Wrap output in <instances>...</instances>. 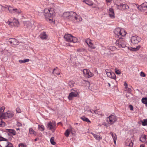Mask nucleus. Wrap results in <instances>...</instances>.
<instances>
[{
    "label": "nucleus",
    "instance_id": "obj_14",
    "mask_svg": "<svg viewBox=\"0 0 147 147\" xmlns=\"http://www.w3.org/2000/svg\"><path fill=\"white\" fill-rule=\"evenodd\" d=\"M133 144L131 140L129 139L127 140L125 142L126 147H132Z\"/></svg>",
    "mask_w": 147,
    "mask_h": 147
},
{
    "label": "nucleus",
    "instance_id": "obj_37",
    "mask_svg": "<svg viewBox=\"0 0 147 147\" xmlns=\"http://www.w3.org/2000/svg\"><path fill=\"white\" fill-rule=\"evenodd\" d=\"M93 76V74L90 71H89V72L88 74V75L87 76V78H89L90 77H91Z\"/></svg>",
    "mask_w": 147,
    "mask_h": 147
},
{
    "label": "nucleus",
    "instance_id": "obj_6",
    "mask_svg": "<svg viewBox=\"0 0 147 147\" xmlns=\"http://www.w3.org/2000/svg\"><path fill=\"white\" fill-rule=\"evenodd\" d=\"M141 38L137 36H132L130 40L131 44L133 45L137 44L140 42Z\"/></svg>",
    "mask_w": 147,
    "mask_h": 147
},
{
    "label": "nucleus",
    "instance_id": "obj_27",
    "mask_svg": "<svg viewBox=\"0 0 147 147\" xmlns=\"http://www.w3.org/2000/svg\"><path fill=\"white\" fill-rule=\"evenodd\" d=\"M81 119L84 121H86L88 123H90V121L87 118L84 116H82L81 117Z\"/></svg>",
    "mask_w": 147,
    "mask_h": 147
},
{
    "label": "nucleus",
    "instance_id": "obj_7",
    "mask_svg": "<svg viewBox=\"0 0 147 147\" xmlns=\"http://www.w3.org/2000/svg\"><path fill=\"white\" fill-rule=\"evenodd\" d=\"M116 43V46L120 48L126 47V42L122 38L119 39L118 40H117Z\"/></svg>",
    "mask_w": 147,
    "mask_h": 147
},
{
    "label": "nucleus",
    "instance_id": "obj_15",
    "mask_svg": "<svg viewBox=\"0 0 147 147\" xmlns=\"http://www.w3.org/2000/svg\"><path fill=\"white\" fill-rule=\"evenodd\" d=\"M107 75L109 77L113 79H115L116 78V76L115 74L112 72H108L106 71Z\"/></svg>",
    "mask_w": 147,
    "mask_h": 147
},
{
    "label": "nucleus",
    "instance_id": "obj_21",
    "mask_svg": "<svg viewBox=\"0 0 147 147\" xmlns=\"http://www.w3.org/2000/svg\"><path fill=\"white\" fill-rule=\"evenodd\" d=\"M110 134L112 136L113 140L114 143L115 144L117 139V137L116 134L115 133H113L112 132H110Z\"/></svg>",
    "mask_w": 147,
    "mask_h": 147
},
{
    "label": "nucleus",
    "instance_id": "obj_16",
    "mask_svg": "<svg viewBox=\"0 0 147 147\" xmlns=\"http://www.w3.org/2000/svg\"><path fill=\"white\" fill-rule=\"evenodd\" d=\"M140 140L142 142L147 144V138L146 135H142L140 138Z\"/></svg>",
    "mask_w": 147,
    "mask_h": 147
},
{
    "label": "nucleus",
    "instance_id": "obj_43",
    "mask_svg": "<svg viewBox=\"0 0 147 147\" xmlns=\"http://www.w3.org/2000/svg\"><path fill=\"white\" fill-rule=\"evenodd\" d=\"M19 147H26V146L24 144L21 143L19 145Z\"/></svg>",
    "mask_w": 147,
    "mask_h": 147
},
{
    "label": "nucleus",
    "instance_id": "obj_52",
    "mask_svg": "<svg viewBox=\"0 0 147 147\" xmlns=\"http://www.w3.org/2000/svg\"><path fill=\"white\" fill-rule=\"evenodd\" d=\"M17 125L19 127L22 126V124L21 123L18 121L17 122Z\"/></svg>",
    "mask_w": 147,
    "mask_h": 147
},
{
    "label": "nucleus",
    "instance_id": "obj_54",
    "mask_svg": "<svg viewBox=\"0 0 147 147\" xmlns=\"http://www.w3.org/2000/svg\"><path fill=\"white\" fill-rule=\"evenodd\" d=\"M90 111L92 113L96 114V110H95V111L92 110V111L90 110Z\"/></svg>",
    "mask_w": 147,
    "mask_h": 147
},
{
    "label": "nucleus",
    "instance_id": "obj_28",
    "mask_svg": "<svg viewBox=\"0 0 147 147\" xmlns=\"http://www.w3.org/2000/svg\"><path fill=\"white\" fill-rule=\"evenodd\" d=\"M29 59H25L23 60H20L19 61V62L20 63H25L26 62H28L29 61Z\"/></svg>",
    "mask_w": 147,
    "mask_h": 147
},
{
    "label": "nucleus",
    "instance_id": "obj_61",
    "mask_svg": "<svg viewBox=\"0 0 147 147\" xmlns=\"http://www.w3.org/2000/svg\"><path fill=\"white\" fill-rule=\"evenodd\" d=\"M108 86H109V87H110L111 86V84H110L109 83H108Z\"/></svg>",
    "mask_w": 147,
    "mask_h": 147
},
{
    "label": "nucleus",
    "instance_id": "obj_17",
    "mask_svg": "<svg viewBox=\"0 0 147 147\" xmlns=\"http://www.w3.org/2000/svg\"><path fill=\"white\" fill-rule=\"evenodd\" d=\"M40 38L42 39H46L47 38V36L46 33L43 32L41 33L39 35Z\"/></svg>",
    "mask_w": 147,
    "mask_h": 147
},
{
    "label": "nucleus",
    "instance_id": "obj_3",
    "mask_svg": "<svg viewBox=\"0 0 147 147\" xmlns=\"http://www.w3.org/2000/svg\"><path fill=\"white\" fill-rule=\"evenodd\" d=\"M76 13L72 11L64 12L63 14V18L73 21Z\"/></svg>",
    "mask_w": 147,
    "mask_h": 147
},
{
    "label": "nucleus",
    "instance_id": "obj_48",
    "mask_svg": "<svg viewBox=\"0 0 147 147\" xmlns=\"http://www.w3.org/2000/svg\"><path fill=\"white\" fill-rule=\"evenodd\" d=\"M115 69V72L117 74L119 75L121 74V72L119 70H117L116 69Z\"/></svg>",
    "mask_w": 147,
    "mask_h": 147
},
{
    "label": "nucleus",
    "instance_id": "obj_60",
    "mask_svg": "<svg viewBox=\"0 0 147 147\" xmlns=\"http://www.w3.org/2000/svg\"><path fill=\"white\" fill-rule=\"evenodd\" d=\"M140 147H144V145L142 144L141 145Z\"/></svg>",
    "mask_w": 147,
    "mask_h": 147
},
{
    "label": "nucleus",
    "instance_id": "obj_18",
    "mask_svg": "<svg viewBox=\"0 0 147 147\" xmlns=\"http://www.w3.org/2000/svg\"><path fill=\"white\" fill-rule=\"evenodd\" d=\"M140 46L138 45L136 47L132 48L130 47H127V49L132 51H136L138 50L140 48Z\"/></svg>",
    "mask_w": 147,
    "mask_h": 147
},
{
    "label": "nucleus",
    "instance_id": "obj_44",
    "mask_svg": "<svg viewBox=\"0 0 147 147\" xmlns=\"http://www.w3.org/2000/svg\"><path fill=\"white\" fill-rule=\"evenodd\" d=\"M88 70L87 69H84L83 71V72L84 74V76L85 75L87 71H88Z\"/></svg>",
    "mask_w": 147,
    "mask_h": 147
},
{
    "label": "nucleus",
    "instance_id": "obj_32",
    "mask_svg": "<svg viewBox=\"0 0 147 147\" xmlns=\"http://www.w3.org/2000/svg\"><path fill=\"white\" fill-rule=\"evenodd\" d=\"M5 125V123L0 119V127H4Z\"/></svg>",
    "mask_w": 147,
    "mask_h": 147
},
{
    "label": "nucleus",
    "instance_id": "obj_62",
    "mask_svg": "<svg viewBox=\"0 0 147 147\" xmlns=\"http://www.w3.org/2000/svg\"><path fill=\"white\" fill-rule=\"evenodd\" d=\"M38 140V138H36L34 140V141H37Z\"/></svg>",
    "mask_w": 147,
    "mask_h": 147
},
{
    "label": "nucleus",
    "instance_id": "obj_29",
    "mask_svg": "<svg viewBox=\"0 0 147 147\" xmlns=\"http://www.w3.org/2000/svg\"><path fill=\"white\" fill-rule=\"evenodd\" d=\"M38 129L41 131H43L44 130V126L42 125H38Z\"/></svg>",
    "mask_w": 147,
    "mask_h": 147
},
{
    "label": "nucleus",
    "instance_id": "obj_12",
    "mask_svg": "<svg viewBox=\"0 0 147 147\" xmlns=\"http://www.w3.org/2000/svg\"><path fill=\"white\" fill-rule=\"evenodd\" d=\"M82 19L81 16L77 15L76 13L73 21L75 22H79L82 21Z\"/></svg>",
    "mask_w": 147,
    "mask_h": 147
},
{
    "label": "nucleus",
    "instance_id": "obj_22",
    "mask_svg": "<svg viewBox=\"0 0 147 147\" xmlns=\"http://www.w3.org/2000/svg\"><path fill=\"white\" fill-rule=\"evenodd\" d=\"M109 15L110 17L114 18V13L113 9L112 8L109 9Z\"/></svg>",
    "mask_w": 147,
    "mask_h": 147
},
{
    "label": "nucleus",
    "instance_id": "obj_1",
    "mask_svg": "<svg viewBox=\"0 0 147 147\" xmlns=\"http://www.w3.org/2000/svg\"><path fill=\"white\" fill-rule=\"evenodd\" d=\"M45 16L46 20L50 23L53 22L52 17L54 16V11L52 9H45L44 10Z\"/></svg>",
    "mask_w": 147,
    "mask_h": 147
},
{
    "label": "nucleus",
    "instance_id": "obj_56",
    "mask_svg": "<svg viewBox=\"0 0 147 147\" xmlns=\"http://www.w3.org/2000/svg\"><path fill=\"white\" fill-rule=\"evenodd\" d=\"M129 107L131 110H133V107L132 105H130Z\"/></svg>",
    "mask_w": 147,
    "mask_h": 147
},
{
    "label": "nucleus",
    "instance_id": "obj_42",
    "mask_svg": "<svg viewBox=\"0 0 147 147\" xmlns=\"http://www.w3.org/2000/svg\"><path fill=\"white\" fill-rule=\"evenodd\" d=\"M84 51V49L82 48H81L79 49H77V51L79 52H81L83 51Z\"/></svg>",
    "mask_w": 147,
    "mask_h": 147
},
{
    "label": "nucleus",
    "instance_id": "obj_24",
    "mask_svg": "<svg viewBox=\"0 0 147 147\" xmlns=\"http://www.w3.org/2000/svg\"><path fill=\"white\" fill-rule=\"evenodd\" d=\"M72 129L70 128L66 130L65 134L66 137L69 136L70 132L71 131Z\"/></svg>",
    "mask_w": 147,
    "mask_h": 147
},
{
    "label": "nucleus",
    "instance_id": "obj_49",
    "mask_svg": "<svg viewBox=\"0 0 147 147\" xmlns=\"http://www.w3.org/2000/svg\"><path fill=\"white\" fill-rule=\"evenodd\" d=\"M13 9H13L12 7H11L10 6H9L8 7V9L10 12H11L12 10L13 11Z\"/></svg>",
    "mask_w": 147,
    "mask_h": 147
},
{
    "label": "nucleus",
    "instance_id": "obj_35",
    "mask_svg": "<svg viewBox=\"0 0 147 147\" xmlns=\"http://www.w3.org/2000/svg\"><path fill=\"white\" fill-rule=\"evenodd\" d=\"M29 133L30 134H35V131L31 128L29 129Z\"/></svg>",
    "mask_w": 147,
    "mask_h": 147
},
{
    "label": "nucleus",
    "instance_id": "obj_2",
    "mask_svg": "<svg viewBox=\"0 0 147 147\" xmlns=\"http://www.w3.org/2000/svg\"><path fill=\"white\" fill-rule=\"evenodd\" d=\"M115 36L119 39H123V37L126 34V32L124 29L117 28L114 31Z\"/></svg>",
    "mask_w": 147,
    "mask_h": 147
},
{
    "label": "nucleus",
    "instance_id": "obj_45",
    "mask_svg": "<svg viewBox=\"0 0 147 147\" xmlns=\"http://www.w3.org/2000/svg\"><path fill=\"white\" fill-rule=\"evenodd\" d=\"M7 141V139L2 137L0 136V141Z\"/></svg>",
    "mask_w": 147,
    "mask_h": 147
},
{
    "label": "nucleus",
    "instance_id": "obj_19",
    "mask_svg": "<svg viewBox=\"0 0 147 147\" xmlns=\"http://www.w3.org/2000/svg\"><path fill=\"white\" fill-rule=\"evenodd\" d=\"M60 72L59 71V69L57 67H55L53 69L52 74L54 75H59L60 74Z\"/></svg>",
    "mask_w": 147,
    "mask_h": 147
},
{
    "label": "nucleus",
    "instance_id": "obj_53",
    "mask_svg": "<svg viewBox=\"0 0 147 147\" xmlns=\"http://www.w3.org/2000/svg\"><path fill=\"white\" fill-rule=\"evenodd\" d=\"M6 147H13V145L9 143L6 146Z\"/></svg>",
    "mask_w": 147,
    "mask_h": 147
},
{
    "label": "nucleus",
    "instance_id": "obj_46",
    "mask_svg": "<svg viewBox=\"0 0 147 147\" xmlns=\"http://www.w3.org/2000/svg\"><path fill=\"white\" fill-rule=\"evenodd\" d=\"M140 75L141 76L143 77H145L146 76V75L145 73L142 71L141 72Z\"/></svg>",
    "mask_w": 147,
    "mask_h": 147
},
{
    "label": "nucleus",
    "instance_id": "obj_59",
    "mask_svg": "<svg viewBox=\"0 0 147 147\" xmlns=\"http://www.w3.org/2000/svg\"><path fill=\"white\" fill-rule=\"evenodd\" d=\"M106 1L107 2H110L111 1V0H106Z\"/></svg>",
    "mask_w": 147,
    "mask_h": 147
},
{
    "label": "nucleus",
    "instance_id": "obj_57",
    "mask_svg": "<svg viewBox=\"0 0 147 147\" xmlns=\"http://www.w3.org/2000/svg\"><path fill=\"white\" fill-rule=\"evenodd\" d=\"M124 86H125V88H127V84L126 82H125L124 83Z\"/></svg>",
    "mask_w": 147,
    "mask_h": 147
},
{
    "label": "nucleus",
    "instance_id": "obj_20",
    "mask_svg": "<svg viewBox=\"0 0 147 147\" xmlns=\"http://www.w3.org/2000/svg\"><path fill=\"white\" fill-rule=\"evenodd\" d=\"M91 134H92L94 138L97 140L100 141L102 139V137L99 136L95 134L92 132Z\"/></svg>",
    "mask_w": 147,
    "mask_h": 147
},
{
    "label": "nucleus",
    "instance_id": "obj_58",
    "mask_svg": "<svg viewBox=\"0 0 147 147\" xmlns=\"http://www.w3.org/2000/svg\"><path fill=\"white\" fill-rule=\"evenodd\" d=\"M92 41H90V42H89V44L88 45V46H89V45H90L92 44Z\"/></svg>",
    "mask_w": 147,
    "mask_h": 147
},
{
    "label": "nucleus",
    "instance_id": "obj_64",
    "mask_svg": "<svg viewBox=\"0 0 147 147\" xmlns=\"http://www.w3.org/2000/svg\"><path fill=\"white\" fill-rule=\"evenodd\" d=\"M20 129L19 128H17L16 130H18Z\"/></svg>",
    "mask_w": 147,
    "mask_h": 147
},
{
    "label": "nucleus",
    "instance_id": "obj_30",
    "mask_svg": "<svg viewBox=\"0 0 147 147\" xmlns=\"http://www.w3.org/2000/svg\"><path fill=\"white\" fill-rule=\"evenodd\" d=\"M50 142L53 145H55L56 144L55 142L54 141V137H52L50 139Z\"/></svg>",
    "mask_w": 147,
    "mask_h": 147
},
{
    "label": "nucleus",
    "instance_id": "obj_38",
    "mask_svg": "<svg viewBox=\"0 0 147 147\" xmlns=\"http://www.w3.org/2000/svg\"><path fill=\"white\" fill-rule=\"evenodd\" d=\"M142 125L145 126L147 125V119H145L144 121L142 122Z\"/></svg>",
    "mask_w": 147,
    "mask_h": 147
},
{
    "label": "nucleus",
    "instance_id": "obj_50",
    "mask_svg": "<svg viewBox=\"0 0 147 147\" xmlns=\"http://www.w3.org/2000/svg\"><path fill=\"white\" fill-rule=\"evenodd\" d=\"M115 47H108V49H110L111 50H115Z\"/></svg>",
    "mask_w": 147,
    "mask_h": 147
},
{
    "label": "nucleus",
    "instance_id": "obj_41",
    "mask_svg": "<svg viewBox=\"0 0 147 147\" xmlns=\"http://www.w3.org/2000/svg\"><path fill=\"white\" fill-rule=\"evenodd\" d=\"M88 46L91 49H95L96 47L95 46L93 43H92V44L90 45H89V46Z\"/></svg>",
    "mask_w": 147,
    "mask_h": 147
},
{
    "label": "nucleus",
    "instance_id": "obj_55",
    "mask_svg": "<svg viewBox=\"0 0 147 147\" xmlns=\"http://www.w3.org/2000/svg\"><path fill=\"white\" fill-rule=\"evenodd\" d=\"M90 70L88 69V71H87L86 73V74H85V75L84 76L86 77V78H87V76H88V74L89 72V71Z\"/></svg>",
    "mask_w": 147,
    "mask_h": 147
},
{
    "label": "nucleus",
    "instance_id": "obj_11",
    "mask_svg": "<svg viewBox=\"0 0 147 147\" xmlns=\"http://www.w3.org/2000/svg\"><path fill=\"white\" fill-rule=\"evenodd\" d=\"M118 9L122 10H127L129 8V7L126 4L121 3L119 5H116Z\"/></svg>",
    "mask_w": 147,
    "mask_h": 147
},
{
    "label": "nucleus",
    "instance_id": "obj_25",
    "mask_svg": "<svg viewBox=\"0 0 147 147\" xmlns=\"http://www.w3.org/2000/svg\"><path fill=\"white\" fill-rule=\"evenodd\" d=\"M141 8L144 11H145L147 8V3L145 2L141 5Z\"/></svg>",
    "mask_w": 147,
    "mask_h": 147
},
{
    "label": "nucleus",
    "instance_id": "obj_40",
    "mask_svg": "<svg viewBox=\"0 0 147 147\" xmlns=\"http://www.w3.org/2000/svg\"><path fill=\"white\" fill-rule=\"evenodd\" d=\"M90 41H91V40L89 38H88L85 40V41L87 43V45L89 44V43L90 42Z\"/></svg>",
    "mask_w": 147,
    "mask_h": 147
},
{
    "label": "nucleus",
    "instance_id": "obj_39",
    "mask_svg": "<svg viewBox=\"0 0 147 147\" xmlns=\"http://www.w3.org/2000/svg\"><path fill=\"white\" fill-rule=\"evenodd\" d=\"M13 11L16 12L20 13H21V11L20 10L18 9H13Z\"/></svg>",
    "mask_w": 147,
    "mask_h": 147
},
{
    "label": "nucleus",
    "instance_id": "obj_63",
    "mask_svg": "<svg viewBox=\"0 0 147 147\" xmlns=\"http://www.w3.org/2000/svg\"><path fill=\"white\" fill-rule=\"evenodd\" d=\"M61 124V122H59V123H57V124H58V125H59V124Z\"/></svg>",
    "mask_w": 147,
    "mask_h": 147
},
{
    "label": "nucleus",
    "instance_id": "obj_31",
    "mask_svg": "<svg viewBox=\"0 0 147 147\" xmlns=\"http://www.w3.org/2000/svg\"><path fill=\"white\" fill-rule=\"evenodd\" d=\"M85 3L86 4L92 6L93 5V3L91 1H85Z\"/></svg>",
    "mask_w": 147,
    "mask_h": 147
},
{
    "label": "nucleus",
    "instance_id": "obj_9",
    "mask_svg": "<svg viewBox=\"0 0 147 147\" xmlns=\"http://www.w3.org/2000/svg\"><path fill=\"white\" fill-rule=\"evenodd\" d=\"M56 123L55 121L49 122L47 125V127L53 132H54L55 130Z\"/></svg>",
    "mask_w": 147,
    "mask_h": 147
},
{
    "label": "nucleus",
    "instance_id": "obj_4",
    "mask_svg": "<svg viewBox=\"0 0 147 147\" xmlns=\"http://www.w3.org/2000/svg\"><path fill=\"white\" fill-rule=\"evenodd\" d=\"M64 37L65 40L68 42L74 43L77 42L78 41V39L72 36L70 34H65L64 36Z\"/></svg>",
    "mask_w": 147,
    "mask_h": 147
},
{
    "label": "nucleus",
    "instance_id": "obj_23",
    "mask_svg": "<svg viewBox=\"0 0 147 147\" xmlns=\"http://www.w3.org/2000/svg\"><path fill=\"white\" fill-rule=\"evenodd\" d=\"M7 130L8 132L9 133H10L12 135H15L16 133L15 130L12 129H7Z\"/></svg>",
    "mask_w": 147,
    "mask_h": 147
},
{
    "label": "nucleus",
    "instance_id": "obj_47",
    "mask_svg": "<svg viewBox=\"0 0 147 147\" xmlns=\"http://www.w3.org/2000/svg\"><path fill=\"white\" fill-rule=\"evenodd\" d=\"M96 114H98V115H103L99 111H98L97 110H96Z\"/></svg>",
    "mask_w": 147,
    "mask_h": 147
},
{
    "label": "nucleus",
    "instance_id": "obj_26",
    "mask_svg": "<svg viewBox=\"0 0 147 147\" xmlns=\"http://www.w3.org/2000/svg\"><path fill=\"white\" fill-rule=\"evenodd\" d=\"M24 26L27 27H30L31 26V23L29 21L24 22Z\"/></svg>",
    "mask_w": 147,
    "mask_h": 147
},
{
    "label": "nucleus",
    "instance_id": "obj_34",
    "mask_svg": "<svg viewBox=\"0 0 147 147\" xmlns=\"http://www.w3.org/2000/svg\"><path fill=\"white\" fill-rule=\"evenodd\" d=\"M142 102L144 104H146L147 103V98H143L142 99Z\"/></svg>",
    "mask_w": 147,
    "mask_h": 147
},
{
    "label": "nucleus",
    "instance_id": "obj_33",
    "mask_svg": "<svg viewBox=\"0 0 147 147\" xmlns=\"http://www.w3.org/2000/svg\"><path fill=\"white\" fill-rule=\"evenodd\" d=\"M74 82L73 81H71L69 82L68 84L70 87H72L74 84Z\"/></svg>",
    "mask_w": 147,
    "mask_h": 147
},
{
    "label": "nucleus",
    "instance_id": "obj_13",
    "mask_svg": "<svg viewBox=\"0 0 147 147\" xmlns=\"http://www.w3.org/2000/svg\"><path fill=\"white\" fill-rule=\"evenodd\" d=\"M9 42L11 44L15 45H18L19 43L17 40L13 38L9 39Z\"/></svg>",
    "mask_w": 147,
    "mask_h": 147
},
{
    "label": "nucleus",
    "instance_id": "obj_36",
    "mask_svg": "<svg viewBox=\"0 0 147 147\" xmlns=\"http://www.w3.org/2000/svg\"><path fill=\"white\" fill-rule=\"evenodd\" d=\"M136 5L137 8H138V9L140 11H142L143 10L142 9V8H141V6L140 5Z\"/></svg>",
    "mask_w": 147,
    "mask_h": 147
},
{
    "label": "nucleus",
    "instance_id": "obj_10",
    "mask_svg": "<svg viewBox=\"0 0 147 147\" xmlns=\"http://www.w3.org/2000/svg\"><path fill=\"white\" fill-rule=\"evenodd\" d=\"M71 91L68 96V98L69 100H72L74 98L77 96L78 95V92L76 90L71 89Z\"/></svg>",
    "mask_w": 147,
    "mask_h": 147
},
{
    "label": "nucleus",
    "instance_id": "obj_5",
    "mask_svg": "<svg viewBox=\"0 0 147 147\" xmlns=\"http://www.w3.org/2000/svg\"><path fill=\"white\" fill-rule=\"evenodd\" d=\"M6 23L10 26L18 27L19 25L18 21L13 18H12L9 19Z\"/></svg>",
    "mask_w": 147,
    "mask_h": 147
},
{
    "label": "nucleus",
    "instance_id": "obj_51",
    "mask_svg": "<svg viewBox=\"0 0 147 147\" xmlns=\"http://www.w3.org/2000/svg\"><path fill=\"white\" fill-rule=\"evenodd\" d=\"M16 111L18 113H20L21 112V110L19 108H17L16 109Z\"/></svg>",
    "mask_w": 147,
    "mask_h": 147
},
{
    "label": "nucleus",
    "instance_id": "obj_8",
    "mask_svg": "<svg viewBox=\"0 0 147 147\" xmlns=\"http://www.w3.org/2000/svg\"><path fill=\"white\" fill-rule=\"evenodd\" d=\"M117 120L116 117L114 115H111L107 118L108 123L110 125L113 124Z\"/></svg>",
    "mask_w": 147,
    "mask_h": 147
}]
</instances>
